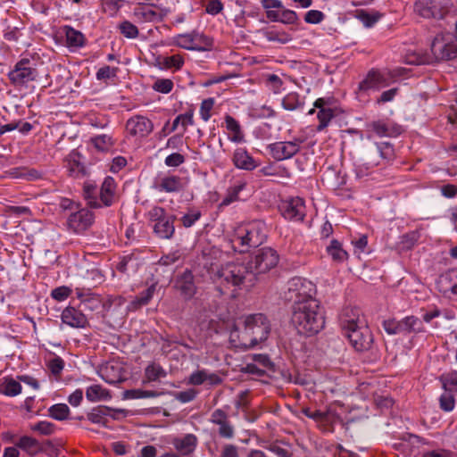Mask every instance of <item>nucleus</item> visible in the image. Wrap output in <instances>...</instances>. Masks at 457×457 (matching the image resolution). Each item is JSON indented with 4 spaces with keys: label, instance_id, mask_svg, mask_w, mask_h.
Here are the masks:
<instances>
[{
    "label": "nucleus",
    "instance_id": "1",
    "mask_svg": "<svg viewBox=\"0 0 457 457\" xmlns=\"http://www.w3.org/2000/svg\"><path fill=\"white\" fill-rule=\"evenodd\" d=\"M270 333V323L262 313H254L242 318V321L234 326L230 332V339L237 346L249 349L265 341Z\"/></svg>",
    "mask_w": 457,
    "mask_h": 457
},
{
    "label": "nucleus",
    "instance_id": "2",
    "mask_svg": "<svg viewBox=\"0 0 457 457\" xmlns=\"http://www.w3.org/2000/svg\"><path fill=\"white\" fill-rule=\"evenodd\" d=\"M292 323L299 334L314 336L324 328V309L318 300L298 303L293 305Z\"/></svg>",
    "mask_w": 457,
    "mask_h": 457
},
{
    "label": "nucleus",
    "instance_id": "3",
    "mask_svg": "<svg viewBox=\"0 0 457 457\" xmlns=\"http://www.w3.org/2000/svg\"><path fill=\"white\" fill-rule=\"evenodd\" d=\"M340 326L344 336L356 351L363 352L371 347L373 335L358 309H345L340 317Z\"/></svg>",
    "mask_w": 457,
    "mask_h": 457
},
{
    "label": "nucleus",
    "instance_id": "4",
    "mask_svg": "<svg viewBox=\"0 0 457 457\" xmlns=\"http://www.w3.org/2000/svg\"><path fill=\"white\" fill-rule=\"evenodd\" d=\"M267 238L266 226L262 221L255 220L237 231L233 239L234 244L239 245V253H245L251 247H258Z\"/></svg>",
    "mask_w": 457,
    "mask_h": 457
},
{
    "label": "nucleus",
    "instance_id": "5",
    "mask_svg": "<svg viewBox=\"0 0 457 457\" xmlns=\"http://www.w3.org/2000/svg\"><path fill=\"white\" fill-rule=\"evenodd\" d=\"M10 83L17 88L28 87L39 78L37 62L29 58H21L7 74Z\"/></svg>",
    "mask_w": 457,
    "mask_h": 457
},
{
    "label": "nucleus",
    "instance_id": "6",
    "mask_svg": "<svg viewBox=\"0 0 457 457\" xmlns=\"http://www.w3.org/2000/svg\"><path fill=\"white\" fill-rule=\"evenodd\" d=\"M220 283L238 287L245 280L253 281V276L250 270L248 264L239 262H228L216 273Z\"/></svg>",
    "mask_w": 457,
    "mask_h": 457
},
{
    "label": "nucleus",
    "instance_id": "7",
    "mask_svg": "<svg viewBox=\"0 0 457 457\" xmlns=\"http://www.w3.org/2000/svg\"><path fill=\"white\" fill-rule=\"evenodd\" d=\"M316 294L315 285L305 278L295 277L287 282V288L285 292V298L292 302L293 305L309 300H317L313 295Z\"/></svg>",
    "mask_w": 457,
    "mask_h": 457
},
{
    "label": "nucleus",
    "instance_id": "8",
    "mask_svg": "<svg viewBox=\"0 0 457 457\" xmlns=\"http://www.w3.org/2000/svg\"><path fill=\"white\" fill-rule=\"evenodd\" d=\"M431 52L438 61L451 60L457 57V42L450 32L437 35L432 44Z\"/></svg>",
    "mask_w": 457,
    "mask_h": 457
},
{
    "label": "nucleus",
    "instance_id": "9",
    "mask_svg": "<svg viewBox=\"0 0 457 457\" xmlns=\"http://www.w3.org/2000/svg\"><path fill=\"white\" fill-rule=\"evenodd\" d=\"M279 256L276 250L270 247L259 249L253 259L248 263L250 270L254 277L256 274L266 273L275 268Z\"/></svg>",
    "mask_w": 457,
    "mask_h": 457
},
{
    "label": "nucleus",
    "instance_id": "10",
    "mask_svg": "<svg viewBox=\"0 0 457 457\" xmlns=\"http://www.w3.org/2000/svg\"><path fill=\"white\" fill-rule=\"evenodd\" d=\"M186 186L184 178L170 173H161L155 178L153 187L161 193L178 194L182 192Z\"/></svg>",
    "mask_w": 457,
    "mask_h": 457
},
{
    "label": "nucleus",
    "instance_id": "11",
    "mask_svg": "<svg viewBox=\"0 0 457 457\" xmlns=\"http://www.w3.org/2000/svg\"><path fill=\"white\" fill-rule=\"evenodd\" d=\"M414 10L427 19H443L447 12L446 0H417Z\"/></svg>",
    "mask_w": 457,
    "mask_h": 457
},
{
    "label": "nucleus",
    "instance_id": "12",
    "mask_svg": "<svg viewBox=\"0 0 457 457\" xmlns=\"http://www.w3.org/2000/svg\"><path fill=\"white\" fill-rule=\"evenodd\" d=\"M173 287L186 301L191 300L197 293L195 276L188 269L175 277Z\"/></svg>",
    "mask_w": 457,
    "mask_h": 457
},
{
    "label": "nucleus",
    "instance_id": "13",
    "mask_svg": "<svg viewBox=\"0 0 457 457\" xmlns=\"http://www.w3.org/2000/svg\"><path fill=\"white\" fill-rule=\"evenodd\" d=\"M388 86V79L379 71L372 69L359 83L356 94L359 96H368L370 91H378Z\"/></svg>",
    "mask_w": 457,
    "mask_h": 457
},
{
    "label": "nucleus",
    "instance_id": "14",
    "mask_svg": "<svg viewBox=\"0 0 457 457\" xmlns=\"http://www.w3.org/2000/svg\"><path fill=\"white\" fill-rule=\"evenodd\" d=\"M95 215L93 212L83 208L74 211L67 219L68 228L74 233L80 234L86 231L94 223Z\"/></svg>",
    "mask_w": 457,
    "mask_h": 457
},
{
    "label": "nucleus",
    "instance_id": "15",
    "mask_svg": "<svg viewBox=\"0 0 457 457\" xmlns=\"http://www.w3.org/2000/svg\"><path fill=\"white\" fill-rule=\"evenodd\" d=\"M303 141L295 139L294 141L275 142L269 145L271 156L277 161H283L296 154Z\"/></svg>",
    "mask_w": 457,
    "mask_h": 457
},
{
    "label": "nucleus",
    "instance_id": "16",
    "mask_svg": "<svg viewBox=\"0 0 457 457\" xmlns=\"http://www.w3.org/2000/svg\"><path fill=\"white\" fill-rule=\"evenodd\" d=\"M210 420L212 424L218 426V435L221 438L231 439L235 436V428L228 420V415L223 410H214Z\"/></svg>",
    "mask_w": 457,
    "mask_h": 457
},
{
    "label": "nucleus",
    "instance_id": "17",
    "mask_svg": "<svg viewBox=\"0 0 457 457\" xmlns=\"http://www.w3.org/2000/svg\"><path fill=\"white\" fill-rule=\"evenodd\" d=\"M280 212L287 220L301 221L305 216L304 201L300 197L292 198L281 204Z\"/></svg>",
    "mask_w": 457,
    "mask_h": 457
},
{
    "label": "nucleus",
    "instance_id": "18",
    "mask_svg": "<svg viewBox=\"0 0 457 457\" xmlns=\"http://www.w3.org/2000/svg\"><path fill=\"white\" fill-rule=\"evenodd\" d=\"M171 444L179 457H191L197 447L198 438L195 435L189 433L174 437Z\"/></svg>",
    "mask_w": 457,
    "mask_h": 457
},
{
    "label": "nucleus",
    "instance_id": "19",
    "mask_svg": "<svg viewBox=\"0 0 457 457\" xmlns=\"http://www.w3.org/2000/svg\"><path fill=\"white\" fill-rule=\"evenodd\" d=\"M154 129L153 122L141 115L134 116L128 120L126 129L133 137H144L149 135Z\"/></svg>",
    "mask_w": 457,
    "mask_h": 457
},
{
    "label": "nucleus",
    "instance_id": "20",
    "mask_svg": "<svg viewBox=\"0 0 457 457\" xmlns=\"http://www.w3.org/2000/svg\"><path fill=\"white\" fill-rule=\"evenodd\" d=\"M61 317L63 323L72 328H85L87 324V316L80 308L78 310L68 306L62 311Z\"/></svg>",
    "mask_w": 457,
    "mask_h": 457
},
{
    "label": "nucleus",
    "instance_id": "21",
    "mask_svg": "<svg viewBox=\"0 0 457 457\" xmlns=\"http://www.w3.org/2000/svg\"><path fill=\"white\" fill-rule=\"evenodd\" d=\"M232 162L237 169L248 171L253 170L258 166L257 162L245 148H237L235 150Z\"/></svg>",
    "mask_w": 457,
    "mask_h": 457
},
{
    "label": "nucleus",
    "instance_id": "22",
    "mask_svg": "<svg viewBox=\"0 0 457 457\" xmlns=\"http://www.w3.org/2000/svg\"><path fill=\"white\" fill-rule=\"evenodd\" d=\"M62 29L65 35V45L68 48L78 49L86 45L87 39L81 31L69 25L64 26Z\"/></svg>",
    "mask_w": 457,
    "mask_h": 457
},
{
    "label": "nucleus",
    "instance_id": "23",
    "mask_svg": "<svg viewBox=\"0 0 457 457\" xmlns=\"http://www.w3.org/2000/svg\"><path fill=\"white\" fill-rule=\"evenodd\" d=\"M175 215H169L167 218L154 223V232L162 239H170L175 232Z\"/></svg>",
    "mask_w": 457,
    "mask_h": 457
},
{
    "label": "nucleus",
    "instance_id": "24",
    "mask_svg": "<svg viewBox=\"0 0 457 457\" xmlns=\"http://www.w3.org/2000/svg\"><path fill=\"white\" fill-rule=\"evenodd\" d=\"M66 162L71 176L79 178L87 174L86 167L81 162V154L77 150L70 153L66 158Z\"/></svg>",
    "mask_w": 457,
    "mask_h": 457
},
{
    "label": "nucleus",
    "instance_id": "25",
    "mask_svg": "<svg viewBox=\"0 0 457 457\" xmlns=\"http://www.w3.org/2000/svg\"><path fill=\"white\" fill-rule=\"evenodd\" d=\"M116 182L113 178L106 177L102 183L99 198L104 206H111L114 203Z\"/></svg>",
    "mask_w": 457,
    "mask_h": 457
},
{
    "label": "nucleus",
    "instance_id": "26",
    "mask_svg": "<svg viewBox=\"0 0 457 457\" xmlns=\"http://www.w3.org/2000/svg\"><path fill=\"white\" fill-rule=\"evenodd\" d=\"M112 409L104 406L99 405L94 407L87 414V418L89 421L95 424L102 425L103 427H107V417L112 416L113 419H116V416L112 414Z\"/></svg>",
    "mask_w": 457,
    "mask_h": 457
},
{
    "label": "nucleus",
    "instance_id": "27",
    "mask_svg": "<svg viewBox=\"0 0 457 457\" xmlns=\"http://www.w3.org/2000/svg\"><path fill=\"white\" fill-rule=\"evenodd\" d=\"M156 287H157V283H154L150 287H148L145 290L142 291L138 295H137L130 302L129 310V311H137V310L140 309L142 306L148 304L156 291Z\"/></svg>",
    "mask_w": 457,
    "mask_h": 457
},
{
    "label": "nucleus",
    "instance_id": "28",
    "mask_svg": "<svg viewBox=\"0 0 457 457\" xmlns=\"http://www.w3.org/2000/svg\"><path fill=\"white\" fill-rule=\"evenodd\" d=\"M225 125L229 132L228 138L234 143H241L245 140V135L242 131L239 122L232 116L227 114L225 116Z\"/></svg>",
    "mask_w": 457,
    "mask_h": 457
},
{
    "label": "nucleus",
    "instance_id": "29",
    "mask_svg": "<svg viewBox=\"0 0 457 457\" xmlns=\"http://www.w3.org/2000/svg\"><path fill=\"white\" fill-rule=\"evenodd\" d=\"M400 334L420 333L424 331L422 321L415 316H407L399 320Z\"/></svg>",
    "mask_w": 457,
    "mask_h": 457
},
{
    "label": "nucleus",
    "instance_id": "30",
    "mask_svg": "<svg viewBox=\"0 0 457 457\" xmlns=\"http://www.w3.org/2000/svg\"><path fill=\"white\" fill-rule=\"evenodd\" d=\"M246 187V182L244 180H237L232 186L228 187L226 195L222 199L220 206H228L230 204L238 201L239 193Z\"/></svg>",
    "mask_w": 457,
    "mask_h": 457
},
{
    "label": "nucleus",
    "instance_id": "31",
    "mask_svg": "<svg viewBox=\"0 0 457 457\" xmlns=\"http://www.w3.org/2000/svg\"><path fill=\"white\" fill-rule=\"evenodd\" d=\"M79 308L83 312H98L103 306V298L96 294H87L82 296Z\"/></svg>",
    "mask_w": 457,
    "mask_h": 457
},
{
    "label": "nucleus",
    "instance_id": "32",
    "mask_svg": "<svg viewBox=\"0 0 457 457\" xmlns=\"http://www.w3.org/2000/svg\"><path fill=\"white\" fill-rule=\"evenodd\" d=\"M15 445L31 456H34L42 451L40 443L37 439L28 436H21Z\"/></svg>",
    "mask_w": 457,
    "mask_h": 457
},
{
    "label": "nucleus",
    "instance_id": "33",
    "mask_svg": "<svg viewBox=\"0 0 457 457\" xmlns=\"http://www.w3.org/2000/svg\"><path fill=\"white\" fill-rule=\"evenodd\" d=\"M327 253L337 262H343L348 259V253L343 249L342 244L337 239L331 240L327 246Z\"/></svg>",
    "mask_w": 457,
    "mask_h": 457
},
{
    "label": "nucleus",
    "instance_id": "34",
    "mask_svg": "<svg viewBox=\"0 0 457 457\" xmlns=\"http://www.w3.org/2000/svg\"><path fill=\"white\" fill-rule=\"evenodd\" d=\"M86 397L89 402H99L111 398L109 391L100 385H92L86 390Z\"/></svg>",
    "mask_w": 457,
    "mask_h": 457
},
{
    "label": "nucleus",
    "instance_id": "35",
    "mask_svg": "<svg viewBox=\"0 0 457 457\" xmlns=\"http://www.w3.org/2000/svg\"><path fill=\"white\" fill-rule=\"evenodd\" d=\"M420 238V230L410 231L400 237L398 247L402 251H409L414 247Z\"/></svg>",
    "mask_w": 457,
    "mask_h": 457
},
{
    "label": "nucleus",
    "instance_id": "36",
    "mask_svg": "<svg viewBox=\"0 0 457 457\" xmlns=\"http://www.w3.org/2000/svg\"><path fill=\"white\" fill-rule=\"evenodd\" d=\"M304 104L303 100L296 92H290L287 94L282 99V106L287 111H295L303 108Z\"/></svg>",
    "mask_w": 457,
    "mask_h": 457
},
{
    "label": "nucleus",
    "instance_id": "37",
    "mask_svg": "<svg viewBox=\"0 0 457 457\" xmlns=\"http://www.w3.org/2000/svg\"><path fill=\"white\" fill-rule=\"evenodd\" d=\"M452 280L453 272L441 274L436 282V288L443 294H446L448 292L454 294V287H457V283H453Z\"/></svg>",
    "mask_w": 457,
    "mask_h": 457
},
{
    "label": "nucleus",
    "instance_id": "38",
    "mask_svg": "<svg viewBox=\"0 0 457 457\" xmlns=\"http://www.w3.org/2000/svg\"><path fill=\"white\" fill-rule=\"evenodd\" d=\"M213 46V39L208 36L194 31V46L193 50L204 52L212 50Z\"/></svg>",
    "mask_w": 457,
    "mask_h": 457
},
{
    "label": "nucleus",
    "instance_id": "39",
    "mask_svg": "<svg viewBox=\"0 0 457 457\" xmlns=\"http://www.w3.org/2000/svg\"><path fill=\"white\" fill-rule=\"evenodd\" d=\"M84 198L87 202V205L91 208H100L102 204L97 199L99 192L96 185L87 183L83 187Z\"/></svg>",
    "mask_w": 457,
    "mask_h": 457
},
{
    "label": "nucleus",
    "instance_id": "40",
    "mask_svg": "<svg viewBox=\"0 0 457 457\" xmlns=\"http://www.w3.org/2000/svg\"><path fill=\"white\" fill-rule=\"evenodd\" d=\"M263 36L270 42H278L280 44H287L292 40V37L288 33L275 29L263 31Z\"/></svg>",
    "mask_w": 457,
    "mask_h": 457
},
{
    "label": "nucleus",
    "instance_id": "41",
    "mask_svg": "<svg viewBox=\"0 0 457 457\" xmlns=\"http://www.w3.org/2000/svg\"><path fill=\"white\" fill-rule=\"evenodd\" d=\"M21 392V386L19 382L13 378L6 379L3 384L0 385V394L15 396Z\"/></svg>",
    "mask_w": 457,
    "mask_h": 457
},
{
    "label": "nucleus",
    "instance_id": "42",
    "mask_svg": "<svg viewBox=\"0 0 457 457\" xmlns=\"http://www.w3.org/2000/svg\"><path fill=\"white\" fill-rule=\"evenodd\" d=\"M440 381L445 391L457 392V370L441 375Z\"/></svg>",
    "mask_w": 457,
    "mask_h": 457
},
{
    "label": "nucleus",
    "instance_id": "43",
    "mask_svg": "<svg viewBox=\"0 0 457 457\" xmlns=\"http://www.w3.org/2000/svg\"><path fill=\"white\" fill-rule=\"evenodd\" d=\"M91 142L97 150L102 152L110 150L114 144L112 137L106 134L92 137Z\"/></svg>",
    "mask_w": 457,
    "mask_h": 457
},
{
    "label": "nucleus",
    "instance_id": "44",
    "mask_svg": "<svg viewBox=\"0 0 457 457\" xmlns=\"http://www.w3.org/2000/svg\"><path fill=\"white\" fill-rule=\"evenodd\" d=\"M49 416L56 420H64L68 419L70 409L65 403H57L48 409Z\"/></svg>",
    "mask_w": 457,
    "mask_h": 457
},
{
    "label": "nucleus",
    "instance_id": "45",
    "mask_svg": "<svg viewBox=\"0 0 457 457\" xmlns=\"http://www.w3.org/2000/svg\"><path fill=\"white\" fill-rule=\"evenodd\" d=\"M179 124H181V126L183 127V132H185L188 125L194 124L193 112L189 111L186 113L179 114V116H177L173 120L172 126L169 132L175 131Z\"/></svg>",
    "mask_w": 457,
    "mask_h": 457
},
{
    "label": "nucleus",
    "instance_id": "46",
    "mask_svg": "<svg viewBox=\"0 0 457 457\" xmlns=\"http://www.w3.org/2000/svg\"><path fill=\"white\" fill-rule=\"evenodd\" d=\"M46 367L50 370L51 374L58 379L64 369V361L60 356H54V358L46 361Z\"/></svg>",
    "mask_w": 457,
    "mask_h": 457
},
{
    "label": "nucleus",
    "instance_id": "47",
    "mask_svg": "<svg viewBox=\"0 0 457 457\" xmlns=\"http://www.w3.org/2000/svg\"><path fill=\"white\" fill-rule=\"evenodd\" d=\"M335 117V112L333 109H321L317 113L319 120V125L317 126V131H322L328 127L330 120Z\"/></svg>",
    "mask_w": 457,
    "mask_h": 457
},
{
    "label": "nucleus",
    "instance_id": "48",
    "mask_svg": "<svg viewBox=\"0 0 457 457\" xmlns=\"http://www.w3.org/2000/svg\"><path fill=\"white\" fill-rule=\"evenodd\" d=\"M160 394L156 391L143 390V389H130L126 390L124 395L126 398L141 399V398H154Z\"/></svg>",
    "mask_w": 457,
    "mask_h": 457
},
{
    "label": "nucleus",
    "instance_id": "49",
    "mask_svg": "<svg viewBox=\"0 0 457 457\" xmlns=\"http://www.w3.org/2000/svg\"><path fill=\"white\" fill-rule=\"evenodd\" d=\"M174 43L184 49L193 50L194 31L187 34H179L174 37Z\"/></svg>",
    "mask_w": 457,
    "mask_h": 457
},
{
    "label": "nucleus",
    "instance_id": "50",
    "mask_svg": "<svg viewBox=\"0 0 457 457\" xmlns=\"http://www.w3.org/2000/svg\"><path fill=\"white\" fill-rule=\"evenodd\" d=\"M135 15L145 21H154L158 19V13L145 5L136 9Z\"/></svg>",
    "mask_w": 457,
    "mask_h": 457
},
{
    "label": "nucleus",
    "instance_id": "51",
    "mask_svg": "<svg viewBox=\"0 0 457 457\" xmlns=\"http://www.w3.org/2000/svg\"><path fill=\"white\" fill-rule=\"evenodd\" d=\"M115 367L112 364H107L102 369V378L109 384H117L121 381L120 373L113 374Z\"/></svg>",
    "mask_w": 457,
    "mask_h": 457
},
{
    "label": "nucleus",
    "instance_id": "52",
    "mask_svg": "<svg viewBox=\"0 0 457 457\" xmlns=\"http://www.w3.org/2000/svg\"><path fill=\"white\" fill-rule=\"evenodd\" d=\"M440 408L445 411H451L453 410L455 405V400L453 395L450 391H445L442 394L439 398Z\"/></svg>",
    "mask_w": 457,
    "mask_h": 457
},
{
    "label": "nucleus",
    "instance_id": "53",
    "mask_svg": "<svg viewBox=\"0 0 457 457\" xmlns=\"http://www.w3.org/2000/svg\"><path fill=\"white\" fill-rule=\"evenodd\" d=\"M120 33L128 38H136L138 36V29L130 21H124L119 25Z\"/></svg>",
    "mask_w": 457,
    "mask_h": 457
},
{
    "label": "nucleus",
    "instance_id": "54",
    "mask_svg": "<svg viewBox=\"0 0 457 457\" xmlns=\"http://www.w3.org/2000/svg\"><path fill=\"white\" fill-rule=\"evenodd\" d=\"M145 374L149 381H156L159 378L166 376L164 370L161 366L155 364L147 366L145 370Z\"/></svg>",
    "mask_w": 457,
    "mask_h": 457
},
{
    "label": "nucleus",
    "instance_id": "55",
    "mask_svg": "<svg viewBox=\"0 0 457 457\" xmlns=\"http://www.w3.org/2000/svg\"><path fill=\"white\" fill-rule=\"evenodd\" d=\"M183 64L184 59L179 54L164 57L162 62V65L166 69L175 68L179 70Z\"/></svg>",
    "mask_w": 457,
    "mask_h": 457
},
{
    "label": "nucleus",
    "instance_id": "56",
    "mask_svg": "<svg viewBox=\"0 0 457 457\" xmlns=\"http://www.w3.org/2000/svg\"><path fill=\"white\" fill-rule=\"evenodd\" d=\"M33 431H37L44 436H50L55 431V425L48 421H39L31 427Z\"/></svg>",
    "mask_w": 457,
    "mask_h": 457
},
{
    "label": "nucleus",
    "instance_id": "57",
    "mask_svg": "<svg viewBox=\"0 0 457 457\" xmlns=\"http://www.w3.org/2000/svg\"><path fill=\"white\" fill-rule=\"evenodd\" d=\"M173 86V81L170 79H158L154 83L153 89L162 94H168L172 90Z\"/></svg>",
    "mask_w": 457,
    "mask_h": 457
},
{
    "label": "nucleus",
    "instance_id": "58",
    "mask_svg": "<svg viewBox=\"0 0 457 457\" xmlns=\"http://www.w3.org/2000/svg\"><path fill=\"white\" fill-rule=\"evenodd\" d=\"M267 86L272 90L274 94H278L281 91L283 81L276 74H269L266 79Z\"/></svg>",
    "mask_w": 457,
    "mask_h": 457
},
{
    "label": "nucleus",
    "instance_id": "59",
    "mask_svg": "<svg viewBox=\"0 0 457 457\" xmlns=\"http://www.w3.org/2000/svg\"><path fill=\"white\" fill-rule=\"evenodd\" d=\"M214 105L213 98L204 99L200 106V116L204 120L207 121L211 118V111Z\"/></svg>",
    "mask_w": 457,
    "mask_h": 457
},
{
    "label": "nucleus",
    "instance_id": "60",
    "mask_svg": "<svg viewBox=\"0 0 457 457\" xmlns=\"http://www.w3.org/2000/svg\"><path fill=\"white\" fill-rule=\"evenodd\" d=\"M124 302L125 300L121 296L108 295L105 299L103 298V306L101 309L104 312H109L112 305L120 307Z\"/></svg>",
    "mask_w": 457,
    "mask_h": 457
},
{
    "label": "nucleus",
    "instance_id": "61",
    "mask_svg": "<svg viewBox=\"0 0 457 457\" xmlns=\"http://www.w3.org/2000/svg\"><path fill=\"white\" fill-rule=\"evenodd\" d=\"M379 15L370 14L366 11L361 10L357 13V18L364 24L366 27L373 26L379 19Z\"/></svg>",
    "mask_w": 457,
    "mask_h": 457
},
{
    "label": "nucleus",
    "instance_id": "62",
    "mask_svg": "<svg viewBox=\"0 0 457 457\" xmlns=\"http://www.w3.org/2000/svg\"><path fill=\"white\" fill-rule=\"evenodd\" d=\"M325 18L322 12L318 10H311L305 13L304 21L310 24H318L321 22Z\"/></svg>",
    "mask_w": 457,
    "mask_h": 457
},
{
    "label": "nucleus",
    "instance_id": "63",
    "mask_svg": "<svg viewBox=\"0 0 457 457\" xmlns=\"http://www.w3.org/2000/svg\"><path fill=\"white\" fill-rule=\"evenodd\" d=\"M372 131H374L378 137H388L390 136L388 126L383 121H373L370 125Z\"/></svg>",
    "mask_w": 457,
    "mask_h": 457
},
{
    "label": "nucleus",
    "instance_id": "64",
    "mask_svg": "<svg viewBox=\"0 0 457 457\" xmlns=\"http://www.w3.org/2000/svg\"><path fill=\"white\" fill-rule=\"evenodd\" d=\"M297 14L295 11L283 9L280 11L279 21L285 24H295L297 21Z\"/></svg>",
    "mask_w": 457,
    "mask_h": 457
}]
</instances>
